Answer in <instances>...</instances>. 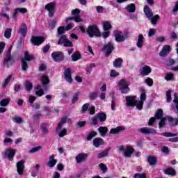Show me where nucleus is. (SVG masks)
Segmentation results:
<instances>
[{
  "label": "nucleus",
  "instance_id": "2f4dec72",
  "mask_svg": "<svg viewBox=\"0 0 178 178\" xmlns=\"http://www.w3.org/2000/svg\"><path fill=\"white\" fill-rule=\"evenodd\" d=\"M72 62H77L79 59H81V54H80L79 51H75L72 56Z\"/></svg>",
  "mask_w": 178,
  "mask_h": 178
},
{
  "label": "nucleus",
  "instance_id": "6ab92c4d",
  "mask_svg": "<svg viewBox=\"0 0 178 178\" xmlns=\"http://www.w3.org/2000/svg\"><path fill=\"white\" fill-rule=\"evenodd\" d=\"M170 49L171 48L169 45L168 44L165 45L163 47L162 50L160 51L159 56L163 57L169 55V52H170Z\"/></svg>",
  "mask_w": 178,
  "mask_h": 178
},
{
  "label": "nucleus",
  "instance_id": "393cba45",
  "mask_svg": "<svg viewBox=\"0 0 178 178\" xmlns=\"http://www.w3.org/2000/svg\"><path fill=\"white\" fill-rule=\"evenodd\" d=\"M18 32L22 34L23 37H26L27 35V25L26 24L22 23L21 24V27L19 28Z\"/></svg>",
  "mask_w": 178,
  "mask_h": 178
},
{
  "label": "nucleus",
  "instance_id": "58836bf2",
  "mask_svg": "<svg viewBox=\"0 0 178 178\" xmlns=\"http://www.w3.org/2000/svg\"><path fill=\"white\" fill-rule=\"evenodd\" d=\"M173 104L171 105L172 111H177L178 112V99L177 98H174L172 100Z\"/></svg>",
  "mask_w": 178,
  "mask_h": 178
},
{
  "label": "nucleus",
  "instance_id": "c756f323",
  "mask_svg": "<svg viewBox=\"0 0 178 178\" xmlns=\"http://www.w3.org/2000/svg\"><path fill=\"white\" fill-rule=\"evenodd\" d=\"M93 145L98 148L100 145H104V140L101 138H95L93 140Z\"/></svg>",
  "mask_w": 178,
  "mask_h": 178
},
{
  "label": "nucleus",
  "instance_id": "0eeeda50",
  "mask_svg": "<svg viewBox=\"0 0 178 178\" xmlns=\"http://www.w3.org/2000/svg\"><path fill=\"white\" fill-rule=\"evenodd\" d=\"M163 117V111L162 109H158L154 115V117H152L149 119L148 124L149 126H154L156 119H162Z\"/></svg>",
  "mask_w": 178,
  "mask_h": 178
},
{
  "label": "nucleus",
  "instance_id": "37998d69",
  "mask_svg": "<svg viewBox=\"0 0 178 178\" xmlns=\"http://www.w3.org/2000/svg\"><path fill=\"white\" fill-rule=\"evenodd\" d=\"M25 88L26 91H31L33 90V83L29 81L24 83Z\"/></svg>",
  "mask_w": 178,
  "mask_h": 178
},
{
  "label": "nucleus",
  "instance_id": "680f3d73",
  "mask_svg": "<svg viewBox=\"0 0 178 178\" xmlns=\"http://www.w3.org/2000/svg\"><path fill=\"white\" fill-rule=\"evenodd\" d=\"M145 83H146V84H147V86H149V87H152L154 84V81H152V79L151 78H147L145 79Z\"/></svg>",
  "mask_w": 178,
  "mask_h": 178
},
{
  "label": "nucleus",
  "instance_id": "1a4fd4ad",
  "mask_svg": "<svg viewBox=\"0 0 178 178\" xmlns=\"http://www.w3.org/2000/svg\"><path fill=\"white\" fill-rule=\"evenodd\" d=\"M51 58L54 62H62L65 59V56L62 51H54L51 54Z\"/></svg>",
  "mask_w": 178,
  "mask_h": 178
},
{
  "label": "nucleus",
  "instance_id": "69168bd1",
  "mask_svg": "<svg viewBox=\"0 0 178 178\" xmlns=\"http://www.w3.org/2000/svg\"><path fill=\"white\" fill-rule=\"evenodd\" d=\"M56 20H51V22L49 23V28L51 29V30H53V29H55L56 26Z\"/></svg>",
  "mask_w": 178,
  "mask_h": 178
},
{
  "label": "nucleus",
  "instance_id": "ddd939ff",
  "mask_svg": "<svg viewBox=\"0 0 178 178\" xmlns=\"http://www.w3.org/2000/svg\"><path fill=\"white\" fill-rule=\"evenodd\" d=\"M67 122V123H72V120L70 118H67V117L65 116L63 117L59 122V123L57 125V127H56V131L58 133L60 129L63 127V124H65Z\"/></svg>",
  "mask_w": 178,
  "mask_h": 178
},
{
  "label": "nucleus",
  "instance_id": "09e8293b",
  "mask_svg": "<svg viewBox=\"0 0 178 178\" xmlns=\"http://www.w3.org/2000/svg\"><path fill=\"white\" fill-rule=\"evenodd\" d=\"M166 119L165 118H161V120L159 123V129H162V127H165V125L166 124Z\"/></svg>",
  "mask_w": 178,
  "mask_h": 178
},
{
  "label": "nucleus",
  "instance_id": "f8f14e48",
  "mask_svg": "<svg viewBox=\"0 0 178 178\" xmlns=\"http://www.w3.org/2000/svg\"><path fill=\"white\" fill-rule=\"evenodd\" d=\"M113 49H115V46H113V42H112V41H110L103 47V51H105L106 56H109V55L112 54Z\"/></svg>",
  "mask_w": 178,
  "mask_h": 178
},
{
  "label": "nucleus",
  "instance_id": "7ed1b4c3",
  "mask_svg": "<svg viewBox=\"0 0 178 178\" xmlns=\"http://www.w3.org/2000/svg\"><path fill=\"white\" fill-rule=\"evenodd\" d=\"M86 34L89 35L90 38H92V37H101L102 35L97 25L89 26L86 30Z\"/></svg>",
  "mask_w": 178,
  "mask_h": 178
},
{
  "label": "nucleus",
  "instance_id": "4c0bfd02",
  "mask_svg": "<svg viewBox=\"0 0 178 178\" xmlns=\"http://www.w3.org/2000/svg\"><path fill=\"white\" fill-rule=\"evenodd\" d=\"M108 154H109V149H106L97 155V158L99 159H101L102 158H105V156H108Z\"/></svg>",
  "mask_w": 178,
  "mask_h": 178
},
{
  "label": "nucleus",
  "instance_id": "20e7f679",
  "mask_svg": "<svg viewBox=\"0 0 178 178\" xmlns=\"http://www.w3.org/2000/svg\"><path fill=\"white\" fill-rule=\"evenodd\" d=\"M33 59H35V58L34 57V56L33 54H29V51H25L24 57L22 59V70H24V71L27 70V67H29L27 61L30 62V60H33Z\"/></svg>",
  "mask_w": 178,
  "mask_h": 178
},
{
  "label": "nucleus",
  "instance_id": "a18cd8bd",
  "mask_svg": "<svg viewBox=\"0 0 178 178\" xmlns=\"http://www.w3.org/2000/svg\"><path fill=\"white\" fill-rule=\"evenodd\" d=\"M103 29L104 31H108V30H111V29H112V25L108 22H105L103 24Z\"/></svg>",
  "mask_w": 178,
  "mask_h": 178
},
{
  "label": "nucleus",
  "instance_id": "0e129e2a",
  "mask_svg": "<svg viewBox=\"0 0 178 178\" xmlns=\"http://www.w3.org/2000/svg\"><path fill=\"white\" fill-rule=\"evenodd\" d=\"M72 16L76 17L79 16L80 15V10L79 8H76L75 10H72Z\"/></svg>",
  "mask_w": 178,
  "mask_h": 178
},
{
  "label": "nucleus",
  "instance_id": "c03bdc74",
  "mask_svg": "<svg viewBox=\"0 0 178 178\" xmlns=\"http://www.w3.org/2000/svg\"><path fill=\"white\" fill-rule=\"evenodd\" d=\"M9 102H10V99H2L0 101V105L1 106H8Z\"/></svg>",
  "mask_w": 178,
  "mask_h": 178
},
{
  "label": "nucleus",
  "instance_id": "13d9d810",
  "mask_svg": "<svg viewBox=\"0 0 178 178\" xmlns=\"http://www.w3.org/2000/svg\"><path fill=\"white\" fill-rule=\"evenodd\" d=\"M161 136H163L164 137H176L177 136V134H172L170 132H165L161 134Z\"/></svg>",
  "mask_w": 178,
  "mask_h": 178
},
{
  "label": "nucleus",
  "instance_id": "a878e982",
  "mask_svg": "<svg viewBox=\"0 0 178 178\" xmlns=\"http://www.w3.org/2000/svg\"><path fill=\"white\" fill-rule=\"evenodd\" d=\"M113 67L116 68L122 67V65H123V59L122 58H118L114 60L113 63Z\"/></svg>",
  "mask_w": 178,
  "mask_h": 178
},
{
  "label": "nucleus",
  "instance_id": "473e14b6",
  "mask_svg": "<svg viewBox=\"0 0 178 178\" xmlns=\"http://www.w3.org/2000/svg\"><path fill=\"white\" fill-rule=\"evenodd\" d=\"M35 90V94L38 97H42L44 95V89H42L41 85H37Z\"/></svg>",
  "mask_w": 178,
  "mask_h": 178
},
{
  "label": "nucleus",
  "instance_id": "72a5a7b5",
  "mask_svg": "<svg viewBox=\"0 0 178 178\" xmlns=\"http://www.w3.org/2000/svg\"><path fill=\"white\" fill-rule=\"evenodd\" d=\"M108 128L106 127H99L98 128V131L102 136V137H105L106 136V133H108Z\"/></svg>",
  "mask_w": 178,
  "mask_h": 178
},
{
  "label": "nucleus",
  "instance_id": "bb28decb",
  "mask_svg": "<svg viewBox=\"0 0 178 178\" xmlns=\"http://www.w3.org/2000/svg\"><path fill=\"white\" fill-rule=\"evenodd\" d=\"M27 13V8H17L15 10L14 14L13 15V17L14 19H16L17 16V13Z\"/></svg>",
  "mask_w": 178,
  "mask_h": 178
},
{
  "label": "nucleus",
  "instance_id": "4d7b16f0",
  "mask_svg": "<svg viewBox=\"0 0 178 178\" xmlns=\"http://www.w3.org/2000/svg\"><path fill=\"white\" fill-rule=\"evenodd\" d=\"M166 97H167L166 102H172V90H168L166 92Z\"/></svg>",
  "mask_w": 178,
  "mask_h": 178
},
{
  "label": "nucleus",
  "instance_id": "39448f33",
  "mask_svg": "<svg viewBox=\"0 0 178 178\" xmlns=\"http://www.w3.org/2000/svg\"><path fill=\"white\" fill-rule=\"evenodd\" d=\"M119 151H122L123 156L125 158H130L131 155H133V153L134 152V149L131 146H127L124 147L123 145L118 147Z\"/></svg>",
  "mask_w": 178,
  "mask_h": 178
},
{
  "label": "nucleus",
  "instance_id": "4be33fe9",
  "mask_svg": "<svg viewBox=\"0 0 178 178\" xmlns=\"http://www.w3.org/2000/svg\"><path fill=\"white\" fill-rule=\"evenodd\" d=\"M56 162L58 161L55 159V155H51L49 159V161L47 162V165L49 168H54L56 165Z\"/></svg>",
  "mask_w": 178,
  "mask_h": 178
},
{
  "label": "nucleus",
  "instance_id": "4468645a",
  "mask_svg": "<svg viewBox=\"0 0 178 178\" xmlns=\"http://www.w3.org/2000/svg\"><path fill=\"white\" fill-rule=\"evenodd\" d=\"M31 42L33 45L38 47V45H41L44 42V38L41 36H33L31 38Z\"/></svg>",
  "mask_w": 178,
  "mask_h": 178
},
{
  "label": "nucleus",
  "instance_id": "f257e3e1",
  "mask_svg": "<svg viewBox=\"0 0 178 178\" xmlns=\"http://www.w3.org/2000/svg\"><path fill=\"white\" fill-rule=\"evenodd\" d=\"M12 48H13V45L11 44L8 47L7 54H6V57L3 60V64L5 66H6V67H10V66H12L13 64L16 62V59H15V58L12 57L10 55V52H12Z\"/></svg>",
  "mask_w": 178,
  "mask_h": 178
},
{
  "label": "nucleus",
  "instance_id": "e2e57ef3",
  "mask_svg": "<svg viewBox=\"0 0 178 178\" xmlns=\"http://www.w3.org/2000/svg\"><path fill=\"white\" fill-rule=\"evenodd\" d=\"M134 178H147L145 173H136L134 175Z\"/></svg>",
  "mask_w": 178,
  "mask_h": 178
},
{
  "label": "nucleus",
  "instance_id": "8fccbe9b",
  "mask_svg": "<svg viewBox=\"0 0 178 178\" xmlns=\"http://www.w3.org/2000/svg\"><path fill=\"white\" fill-rule=\"evenodd\" d=\"M67 40V38H66V35H63L58 40V45H62V44H65V41Z\"/></svg>",
  "mask_w": 178,
  "mask_h": 178
},
{
  "label": "nucleus",
  "instance_id": "f704fd0d",
  "mask_svg": "<svg viewBox=\"0 0 178 178\" xmlns=\"http://www.w3.org/2000/svg\"><path fill=\"white\" fill-rule=\"evenodd\" d=\"M164 173L165 175H169L170 176H172V177L176 176V170L172 168H168L165 169Z\"/></svg>",
  "mask_w": 178,
  "mask_h": 178
},
{
  "label": "nucleus",
  "instance_id": "bf43d9fd",
  "mask_svg": "<svg viewBox=\"0 0 178 178\" xmlns=\"http://www.w3.org/2000/svg\"><path fill=\"white\" fill-rule=\"evenodd\" d=\"M173 79L174 75L172 73H168L165 76V80H166V81H170V80H173Z\"/></svg>",
  "mask_w": 178,
  "mask_h": 178
},
{
  "label": "nucleus",
  "instance_id": "de8ad7c7",
  "mask_svg": "<svg viewBox=\"0 0 178 178\" xmlns=\"http://www.w3.org/2000/svg\"><path fill=\"white\" fill-rule=\"evenodd\" d=\"M10 80H12V75H8V77L5 79L4 83L3 84V88H6L8 86V84L10 83Z\"/></svg>",
  "mask_w": 178,
  "mask_h": 178
},
{
  "label": "nucleus",
  "instance_id": "a19ab883",
  "mask_svg": "<svg viewBox=\"0 0 178 178\" xmlns=\"http://www.w3.org/2000/svg\"><path fill=\"white\" fill-rule=\"evenodd\" d=\"M152 24H156V23H158V20H159V15H152L151 17V19H148Z\"/></svg>",
  "mask_w": 178,
  "mask_h": 178
},
{
  "label": "nucleus",
  "instance_id": "603ef678",
  "mask_svg": "<svg viewBox=\"0 0 178 178\" xmlns=\"http://www.w3.org/2000/svg\"><path fill=\"white\" fill-rule=\"evenodd\" d=\"M66 32V29L65 26H59L57 29V33L59 35H62V34H65Z\"/></svg>",
  "mask_w": 178,
  "mask_h": 178
},
{
  "label": "nucleus",
  "instance_id": "7c9ffc66",
  "mask_svg": "<svg viewBox=\"0 0 178 178\" xmlns=\"http://www.w3.org/2000/svg\"><path fill=\"white\" fill-rule=\"evenodd\" d=\"M140 100L138 101L139 106H141V110L143 109V106L144 105V102L147 99V95L143 92L141 93L140 97Z\"/></svg>",
  "mask_w": 178,
  "mask_h": 178
},
{
  "label": "nucleus",
  "instance_id": "cd10ccee",
  "mask_svg": "<svg viewBox=\"0 0 178 178\" xmlns=\"http://www.w3.org/2000/svg\"><path fill=\"white\" fill-rule=\"evenodd\" d=\"M167 120L170 123V126L171 127L178 126V118H173L170 116H167Z\"/></svg>",
  "mask_w": 178,
  "mask_h": 178
},
{
  "label": "nucleus",
  "instance_id": "774afa93",
  "mask_svg": "<svg viewBox=\"0 0 178 178\" xmlns=\"http://www.w3.org/2000/svg\"><path fill=\"white\" fill-rule=\"evenodd\" d=\"M63 45L64 47H73V42H72V41L67 39V40H65V42H64Z\"/></svg>",
  "mask_w": 178,
  "mask_h": 178
},
{
  "label": "nucleus",
  "instance_id": "2eb2a0df",
  "mask_svg": "<svg viewBox=\"0 0 178 178\" xmlns=\"http://www.w3.org/2000/svg\"><path fill=\"white\" fill-rule=\"evenodd\" d=\"M64 79L67 83H72V68H64Z\"/></svg>",
  "mask_w": 178,
  "mask_h": 178
},
{
  "label": "nucleus",
  "instance_id": "423d86ee",
  "mask_svg": "<svg viewBox=\"0 0 178 178\" xmlns=\"http://www.w3.org/2000/svg\"><path fill=\"white\" fill-rule=\"evenodd\" d=\"M120 86V91H121L122 94H127V92H130V83L126 81V79H121L119 81Z\"/></svg>",
  "mask_w": 178,
  "mask_h": 178
},
{
  "label": "nucleus",
  "instance_id": "5fc2aeb1",
  "mask_svg": "<svg viewBox=\"0 0 178 178\" xmlns=\"http://www.w3.org/2000/svg\"><path fill=\"white\" fill-rule=\"evenodd\" d=\"M41 129L42 131V134H44V136H47V134H49V131L48 130V128L47 127V126L44 124L41 125Z\"/></svg>",
  "mask_w": 178,
  "mask_h": 178
},
{
  "label": "nucleus",
  "instance_id": "f03ea898",
  "mask_svg": "<svg viewBox=\"0 0 178 178\" xmlns=\"http://www.w3.org/2000/svg\"><path fill=\"white\" fill-rule=\"evenodd\" d=\"M136 96H127L125 97L127 102L126 105L127 106H131L132 108H134V106H136L138 111H141V106H140V104H138V100H136Z\"/></svg>",
  "mask_w": 178,
  "mask_h": 178
},
{
  "label": "nucleus",
  "instance_id": "6e6552de",
  "mask_svg": "<svg viewBox=\"0 0 178 178\" xmlns=\"http://www.w3.org/2000/svg\"><path fill=\"white\" fill-rule=\"evenodd\" d=\"M44 9L49 13V17H52L55 15V10L56 9V4L54 2H50L44 6Z\"/></svg>",
  "mask_w": 178,
  "mask_h": 178
},
{
  "label": "nucleus",
  "instance_id": "338daca9",
  "mask_svg": "<svg viewBox=\"0 0 178 178\" xmlns=\"http://www.w3.org/2000/svg\"><path fill=\"white\" fill-rule=\"evenodd\" d=\"M40 148H41V146L33 147L31 149L29 150V153L34 154V152H37L38 151H40Z\"/></svg>",
  "mask_w": 178,
  "mask_h": 178
},
{
  "label": "nucleus",
  "instance_id": "79ce46f5",
  "mask_svg": "<svg viewBox=\"0 0 178 178\" xmlns=\"http://www.w3.org/2000/svg\"><path fill=\"white\" fill-rule=\"evenodd\" d=\"M12 120L17 123V124H20V123H23V119L17 115H15L12 118Z\"/></svg>",
  "mask_w": 178,
  "mask_h": 178
},
{
  "label": "nucleus",
  "instance_id": "c9c22d12",
  "mask_svg": "<svg viewBox=\"0 0 178 178\" xmlns=\"http://www.w3.org/2000/svg\"><path fill=\"white\" fill-rule=\"evenodd\" d=\"M96 116L99 122H105L106 120V114L104 112L97 113Z\"/></svg>",
  "mask_w": 178,
  "mask_h": 178
},
{
  "label": "nucleus",
  "instance_id": "5701e85b",
  "mask_svg": "<svg viewBox=\"0 0 178 178\" xmlns=\"http://www.w3.org/2000/svg\"><path fill=\"white\" fill-rule=\"evenodd\" d=\"M40 81L44 86V90L47 91V90H48V86H47V84H49V78L47 76L44 75L40 78Z\"/></svg>",
  "mask_w": 178,
  "mask_h": 178
},
{
  "label": "nucleus",
  "instance_id": "9b49d317",
  "mask_svg": "<svg viewBox=\"0 0 178 178\" xmlns=\"http://www.w3.org/2000/svg\"><path fill=\"white\" fill-rule=\"evenodd\" d=\"M113 34L117 42H123L126 40V35H122L120 31H114Z\"/></svg>",
  "mask_w": 178,
  "mask_h": 178
},
{
  "label": "nucleus",
  "instance_id": "c85d7f7f",
  "mask_svg": "<svg viewBox=\"0 0 178 178\" xmlns=\"http://www.w3.org/2000/svg\"><path fill=\"white\" fill-rule=\"evenodd\" d=\"M143 45H144V35L140 33L139 34L138 38L136 47H138V48H143Z\"/></svg>",
  "mask_w": 178,
  "mask_h": 178
},
{
  "label": "nucleus",
  "instance_id": "ea45409f",
  "mask_svg": "<svg viewBox=\"0 0 178 178\" xmlns=\"http://www.w3.org/2000/svg\"><path fill=\"white\" fill-rule=\"evenodd\" d=\"M126 9L129 13H133L136 12V5H134V3H131L127 6Z\"/></svg>",
  "mask_w": 178,
  "mask_h": 178
},
{
  "label": "nucleus",
  "instance_id": "49530a36",
  "mask_svg": "<svg viewBox=\"0 0 178 178\" xmlns=\"http://www.w3.org/2000/svg\"><path fill=\"white\" fill-rule=\"evenodd\" d=\"M12 35V29H6L4 31V37L5 38H10V36Z\"/></svg>",
  "mask_w": 178,
  "mask_h": 178
},
{
  "label": "nucleus",
  "instance_id": "6e6d98bb",
  "mask_svg": "<svg viewBox=\"0 0 178 178\" xmlns=\"http://www.w3.org/2000/svg\"><path fill=\"white\" fill-rule=\"evenodd\" d=\"M95 136H97V132L93 131V132L90 133L89 135L86 138L87 141H91V140H92V138H94V137H95Z\"/></svg>",
  "mask_w": 178,
  "mask_h": 178
},
{
  "label": "nucleus",
  "instance_id": "3c124183",
  "mask_svg": "<svg viewBox=\"0 0 178 178\" xmlns=\"http://www.w3.org/2000/svg\"><path fill=\"white\" fill-rule=\"evenodd\" d=\"M99 119L97 117V115H95V117H93L90 121V124L91 126H97V124H98L99 123Z\"/></svg>",
  "mask_w": 178,
  "mask_h": 178
},
{
  "label": "nucleus",
  "instance_id": "9d476101",
  "mask_svg": "<svg viewBox=\"0 0 178 178\" xmlns=\"http://www.w3.org/2000/svg\"><path fill=\"white\" fill-rule=\"evenodd\" d=\"M138 133H141L142 134H145V136H148L149 134H156V130L154 128L149 127H143L138 129Z\"/></svg>",
  "mask_w": 178,
  "mask_h": 178
},
{
  "label": "nucleus",
  "instance_id": "e433bc0d",
  "mask_svg": "<svg viewBox=\"0 0 178 178\" xmlns=\"http://www.w3.org/2000/svg\"><path fill=\"white\" fill-rule=\"evenodd\" d=\"M156 157L155 156H149L147 157V162L150 165H154L155 163H156Z\"/></svg>",
  "mask_w": 178,
  "mask_h": 178
},
{
  "label": "nucleus",
  "instance_id": "412c9836",
  "mask_svg": "<svg viewBox=\"0 0 178 178\" xmlns=\"http://www.w3.org/2000/svg\"><path fill=\"white\" fill-rule=\"evenodd\" d=\"M144 13L147 19H151L152 16H153L154 13H152V10L148 6H145L144 8Z\"/></svg>",
  "mask_w": 178,
  "mask_h": 178
},
{
  "label": "nucleus",
  "instance_id": "b1692460",
  "mask_svg": "<svg viewBox=\"0 0 178 178\" xmlns=\"http://www.w3.org/2000/svg\"><path fill=\"white\" fill-rule=\"evenodd\" d=\"M124 130H126L124 127H117L116 128H113L110 130V134H118V133H120V131H124Z\"/></svg>",
  "mask_w": 178,
  "mask_h": 178
},
{
  "label": "nucleus",
  "instance_id": "aec40b11",
  "mask_svg": "<svg viewBox=\"0 0 178 178\" xmlns=\"http://www.w3.org/2000/svg\"><path fill=\"white\" fill-rule=\"evenodd\" d=\"M151 72H152V70L148 65H145L140 69V73L143 76H148Z\"/></svg>",
  "mask_w": 178,
  "mask_h": 178
},
{
  "label": "nucleus",
  "instance_id": "864d4df0",
  "mask_svg": "<svg viewBox=\"0 0 178 178\" xmlns=\"http://www.w3.org/2000/svg\"><path fill=\"white\" fill-rule=\"evenodd\" d=\"M99 168H100V170H102V172L103 173H106V172L108 170V167L106 166V165H105L104 163H100L99 165Z\"/></svg>",
  "mask_w": 178,
  "mask_h": 178
},
{
  "label": "nucleus",
  "instance_id": "f3484780",
  "mask_svg": "<svg viewBox=\"0 0 178 178\" xmlns=\"http://www.w3.org/2000/svg\"><path fill=\"white\" fill-rule=\"evenodd\" d=\"M15 154L16 150H15V149H7L5 152V156L10 161H13Z\"/></svg>",
  "mask_w": 178,
  "mask_h": 178
},
{
  "label": "nucleus",
  "instance_id": "dca6fc26",
  "mask_svg": "<svg viewBox=\"0 0 178 178\" xmlns=\"http://www.w3.org/2000/svg\"><path fill=\"white\" fill-rule=\"evenodd\" d=\"M87 158H88V154L86 153H79L75 158L77 163H81V162H84L87 161Z\"/></svg>",
  "mask_w": 178,
  "mask_h": 178
},
{
  "label": "nucleus",
  "instance_id": "a211bd4d",
  "mask_svg": "<svg viewBox=\"0 0 178 178\" xmlns=\"http://www.w3.org/2000/svg\"><path fill=\"white\" fill-rule=\"evenodd\" d=\"M17 170L19 175H23L24 172V161L21 160L17 163Z\"/></svg>",
  "mask_w": 178,
  "mask_h": 178
},
{
  "label": "nucleus",
  "instance_id": "052dcab7",
  "mask_svg": "<svg viewBox=\"0 0 178 178\" xmlns=\"http://www.w3.org/2000/svg\"><path fill=\"white\" fill-rule=\"evenodd\" d=\"M67 134V130L66 129H63L58 133V136L60 138H62V137H65Z\"/></svg>",
  "mask_w": 178,
  "mask_h": 178
}]
</instances>
